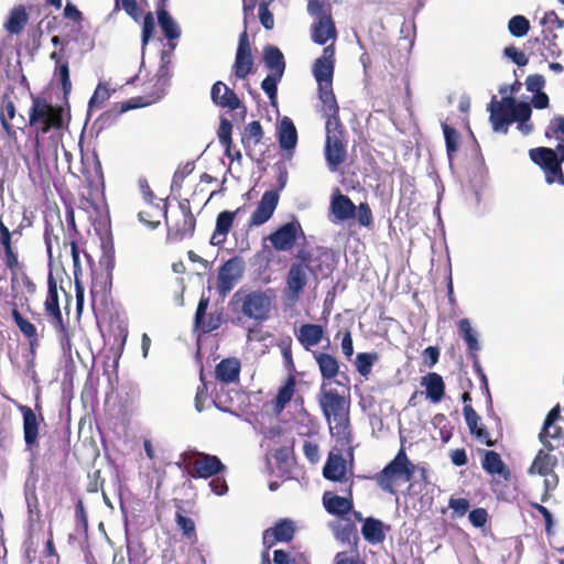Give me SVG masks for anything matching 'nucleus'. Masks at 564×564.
Wrapping results in <instances>:
<instances>
[{"instance_id":"f257e3e1","label":"nucleus","mask_w":564,"mask_h":564,"mask_svg":"<svg viewBox=\"0 0 564 564\" xmlns=\"http://www.w3.org/2000/svg\"><path fill=\"white\" fill-rule=\"evenodd\" d=\"M326 251H310L301 249L295 256V261L291 263L285 276V288L283 294L288 301L295 303L300 300L310 275L318 279L319 275L326 276L332 268L325 264L328 259Z\"/></svg>"},{"instance_id":"f03ea898","label":"nucleus","mask_w":564,"mask_h":564,"mask_svg":"<svg viewBox=\"0 0 564 564\" xmlns=\"http://www.w3.org/2000/svg\"><path fill=\"white\" fill-rule=\"evenodd\" d=\"M547 139H556L558 144L555 149L540 147L529 151L530 159L539 165L544 174L547 184H564L562 163L564 162V116H554L544 132Z\"/></svg>"},{"instance_id":"7ed1b4c3","label":"nucleus","mask_w":564,"mask_h":564,"mask_svg":"<svg viewBox=\"0 0 564 564\" xmlns=\"http://www.w3.org/2000/svg\"><path fill=\"white\" fill-rule=\"evenodd\" d=\"M319 405L326 417L329 431L337 444L345 448L350 445L351 432L349 425V401L336 389L325 390L322 387Z\"/></svg>"},{"instance_id":"20e7f679","label":"nucleus","mask_w":564,"mask_h":564,"mask_svg":"<svg viewBox=\"0 0 564 564\" xmlns=\"http://www.w3.org/2000/svg\"><path fill=\"white\" fill-rule=\"evenodd\" d=\"M415 465L408 458L401 448L395 457L376 476L380 488L389 494H395L394 484L399 480L411 481L415 479Z\"/></svg>"},{"instance_id":"39448f33","label":"nucleus","mask_w":564,"mask_h":564,"mask_svg":"<svg viewBox=\"0 0 564 564\" xmlns=\"http://www.w3.org/2000/svg\"><path fill=\"white\" fill-rule=\"evenodd\" d=\"M274 294L272 290H256L247 293L241 299V313L256 322H263L269 318Z\"/></svg>"},{"instance_id":"423d86ee","label":"nucleus","mask_w":564,"mask_h":564,"mask_svg":"<svg viewBox=\"0 0 564 564\" xmlns=\"http://www.w3.org/2000/svg\"><path fill=\"white\" fill-rule=\"evenodd\" d=\"M194 456L195 458L192 462L193 470L191 471V476L194 478H212L223 474L227 469L215 455L196 452Z\"/></svg>"},{"instance_id":"0eeeda50","label":"nucleus","mask_w":564,"mask_h":564,"mask_svg":"<svg viewBox=\"0 0 564 564\" xmlns=\"http://www.w3.org/2000/svg\"><path fill=\"white\" fill-rule=\"evenodd\" d=\"M243 272V261L238 257L227 260L218 272V293L223 296L228 294L241 278Z\"/></svg>"},{"instance_id":"6e6552de","label":"nucleus","mask_w":564,"mask_h":564,"mask_svg":"<svg viewBox=\"0 0 564 564\" xmlns=\"http://www.w3.org/2000/svg\"><path fill=\"white\" fill-rule=\"evenodd\" d=\"M252 67L253 57L251 54L248 34L245 30L239 36L236 58L232 66L234 75L239 79H245L252 72Z\"/></svg>"},{"instance_id":"1a4fd4ad","label":"nucleus","mask_w":564,"mask_h":564,"mask_svg":"<svg viewBox=\"0 0 564 564\" xmlns=\"http://www.w3.org/2000/svg\"><path fill=\"white\" fill-rule=\"evenodd\" d=\"M299 232L303 234L300 223L292 220L271 234L269 239L275 250L289 251L294 246Z\"/></svg>"},{"instance_id":"9d476101","label":"nucleus","mask_w":564,"mask_h":564,"mask_svg":"<svg viewBox=\"0 0 564 564\" xmlns=\"http://www.w3.org/2000/svg\"><path fill=\"white\" fill-rule=\"evenodd\" d=\"M334 55L335 50L333 45H329L324 48L323 55L314 62L313 75L318 84V88L324 87V84L333 85Z\"/></svg>"},{"instance_id":"9b49d317","label":"nucleus","mask_w":564,"mask_h":564,"mask_svg":"<svg viewBox=\"0 0 564 564\" xmlns=\"http://www.w3.org/2000/svg\"><path fill=\"white\" fill-rule=\"evenodd\" d=\"M279 203V194L276 191H267L262 195L256 210L252 213L249 226L258 227L267 223L273 215Z\"/></svg>"},{"instance_id":"f8f14e48","label":"nucleus","mask_w":564,"mask_h":564,"mask_svg":"<svg viewBox=\"0 0 564 564\" xmlns=\"http://www.w3.org/2000/svg\"><path fill=\"white\" fill-rule=\"evenodd\" d=\"M210 98L218 107L227 108L229 110H237L241 108L242 112H246V108L242 106L237 94L220 80L216 82L212 86Z\"/></svg>"},{"instance_id":"ddd939ff","label":"nucleus","mask_w":564,"mask_h":564,"mask_svg":"<svg viewBox=\"0 0 564 564\" xmlns=\"http://www.w3.org/2000/svg\"><path fill=\"white\" fill-rule=\"evenodd\" d=\"M324 153L328 170L336 172L347 158L344 137L337 138L333 135L326 138Z\"/></svg>"},{"instance_id":"4468645a","label":"nucleus","mask_w":564,"mask_h":564,"mask_svg":"<svg viewBox=\"0 0 564 564\" xmlns=\"http://www.w3.org/2000/svg\"><path fill=\"white\" fill-rule=\"evenodd\" d=\"M23 416V436L25 442V449L31 453L32 460L35 457L34 447L37 446L39 437V421L34 411L26 406H20Z\"/></svg>"},{"instance_id":"2eb2a0df","label":"nucleus","mask_w":564,"mask_h":564,"mask_svg":"<svg viewBox=\"0 0 564 564\" xmlns=\"http://www.w3.org/2000/svg\"><path fill=\"white\" fill-rule=\"evenodd\" d=\"M330 214L334 217L333 223H344L355 218L357 206L352 200L339 192L332 196L330 200Z\"/></svg>"},{"instance_id":"dca6fc26","label":"nucleus","mask_w":564,"mask_h":564,"mask_svg":"<svg viewBox=\"0 0 564 564\" xmlns=\"http://www.w3.org/2000/svg\"><path fill=\"white\" fill-rule=\"evenodd\" d=\"M294 535V524L289 519L280 520L263 532V544L269 549L275 542H289Z\"/></svg>"},{"instance_id":"f3484780","label":"nucleus","mask_w":564,"mask_h":564,"mask_svg":"<svg viewBox=\"0 0 564 564\" xmlns=\"http://www.w3.org/2000/svg\"><path fill=\"white\" fill-rule=\"evenodd\" d=\"M279 145L284 151H294L297 144V130L289 117H283L276 126Z\"/></svg>"},{"instance_id":"a211bd4d","label":"nucleus","mask_w":564,"mask_h":564,"mask_svg":"<svg viewBox=\"0 0 564 564\" xmlns=\"http://www.w3.org/2000/svg\"><path fill=\"white\" fill-rule=\"evenodd\" d=\"M240 210L241 208H238L235 212L224 210L218 214L216 218L215 231L210 238V245L221 246L226 241L227 235L232 227L235 217L240 213Z\"/></svg>"},{"instance_id":"6ab92c4d","label":"nucleus","mask_w":564,"mask_h":564,"mask_svg":"<svg viewBox=\"0 0 564 564\" xmlns=\"http://www.w3.org/2000/svg\"><path fill=\"white\" fill-rule=\"evenodd\" d=\"M336 39V28L332 15H323L315 20L312 25V40L314 43L324 45L328 40Z\"/></svg>"},{"instance_id":"aec40b11","label":"nucleus","mask_w":564,"mask_h":564,"mask_svg":"<svg viewBox=\"0 0 564 564\" xmlns=\"http://www.w3.org/2000/svg\"><path fill=\"white\" fill-rule=\"evenodd\" d=\"M295 336L305 350L318 345L324 337V328L318 324H303Z\"/></svg>"},{"instance_id":"412c9836","label":"nucleus","mask_w":564,"mask_h":564,"mask_svg":"<svg viewBox=\"0 0 564 564\" xmlns=\"http://www.w3.org/2000/svg\"><path fill=\"white\" fill-rule=\"evenodd\" d=\"M240 368L241 365L237 358L223 359L216 366V379L226 384L237 382L239 380Z\"/></svg>"},{"instance_id":"4be33fe9","label":"nucleus","mask_w":564,"mask_h":564,"mask_svg":"<svg viewBox=\"0 0 564 564\" xmlns=\"http://www.w3.org/2000/svg\"><path fill=\"white\" fill-rule=\"evenodd\" d=\"M481 466L489 475H499L506 481L511 479V471L508 466L503 463L500 455L495 451L485 452L481 460Z\"/></svg>"},{"instance_id":"5701e85b","label":"nucleus","mask_w":564,"mask_h":564,"mask_svg":"<svg viewBox=\"0 0 564 564\" xmlns=\"http://www.w3.org/2000/svg\"><path fill=\"white\" fill-rule=\"evenodd\" d=\"M464 417L466 424L473 435H475L479 441L486 443L488 446H492L494 443L489 437L488 431L480 424V416L476 413L470 404L464 405L463 409Z\"/></svg>"},{"instance_id":"b1692460","label":"nucleus","mask_w":564,"mask_h":564,"mask_svg":"<svg viewBox=\"0 0 564 564\" xmlns=\"http://www.w3.org/2000/svg\"><path fill=\"white\" fill-rule=\"evenodd\" d=\"M158 22L164 36L169 41L167 45L170 46L171 50H175V41L181 36L180 25L164 9L158 10Z\"/></svg>"},{"instance_id":"393cba45","label":"nucleus","mask_w":564,"mask_h":564,"mask_svg":"<svg viewBox=\"0 0 564 564\" xmlns=\"http://www.w3.org/2000/svg\"><path fill=\"white\" fill-rule=\"evenodd\" d=\"M335 538L343 544L354 546L357 543L356 525L346 519H339L330 523Z\"/></svg>"},{"instance_id":"a878e982","label":"nucleus","mask_w":564,"mask_h":564,"mask_svg":"<svg viewBox=\"0 0 564 564\" xmlns=\"http://www.w3.org/2000/svg\"><path fill=\"white\" fill-rule=\"evenodd\" d=\"M421 386L425 387L426 398L433 403L440 402L444 397L445 383L443 378L436 372H430L422 377Z\"/></svg>"},{"instance_id":"bb28decb","label":"nucleus","mask_w":564,"mask_h":564,"mask_svg":"<svg viewBox=\"0 0 564 564\" xmlns=\"http://www.w3.org/2000/svg\"><path fill=\"white\" fill-rule=\"evenodd\" d=\"M326 479L341 481L346 475V462L340 454L330 453L323 468Z\"/></svg>"},{"instance_id":"cd10ccee","label":"nucleus","mask_w":564,"mask_h":564,"mask_svg":"<svg viewBox=\"0 0 564 564\" xmlns=\"http://www.w3.org/2000/svg\"><path fill=\"white\" fill-rule=\"evenodd\" d=\"M313 357L324 380H332L338 375L339 365L334 356L327 352L313 351Z\"/></svg>"},{"instance_id":"c85d7f7f","label":"nucleus","mask_w":564,"mask_h":564,"mask_svg":"<svg viewBox=\"0 0 564 564\" xmlns=\"http://www.w3.org/2000/svg\"><path fill=\"white\" fill-rule=\"evenodd\" d=\"M458 333L469 349L470 358L476 359L477 352L480 350V344L478 333L471 327L468 318H462L458 322Z\"/></svg>"},{"instance_id":"c756f323","label":"nucleus","mask_w":564,"mask_h":564,"mask_svg":"<svg viewBox=\"0 0 564 564\" xmlns=\"http://www.w3.org/2000/svg\"><path fill=\"white\" fill-rule=\"evenodd\" d=\"M263 59L265 67L271 70L270 74L283 76L285 69L284 56L276 46H265L263 52Z\"/></svg>"},{"instance_id":"7c9ffc66","label":"nucleus","mask_w":564,"mask_h":564,"mask_svg":"<svg viewBox=\"0 0 564 564\" xmlns=\"http://www.w3.org/2000/svg\"><path fill=\"white\" fill-rule=\"evenodd\" d=\"M323 503L327 512L337 516L347 514L352 509L351 499L325 492Z\"/></svg>"},{"instance_id":"2f4dec72","label":"nucleus","mask_w":564,"mask_h":564,"mask_svg":"<svg viewBox=\"0 0 564 564\" xmlns=\"http://www.w3.org/2000/svg\"><path fill=\"white\" fill-rule=\"evenodd\" d=\"M488 111L490 112L489 120L492 124V130L506 134L509 126L512 123L510 113L496 104H489Z\"/></svg>"},{"instance_id":"473e14b6","label":"nucleus","mask_w":564,"mask_h":564,"mask_svg":"<svg viewBox=\"0 0 564 564\" xmlns=\"http://www.w3.org/2000/svg\"><path fill=\"white\" fill-rule=\"evenodd\" d=\"M29 21V15L23 6L14 7L9 14L4 29L10 34H20Z\"/></svg>"},{"instance_id":"72a5a7b5","label":"nucleus","mask_w":564,"mask_h":564,"mask_svg":"<svg viewBox=\"0 0 564 564\" xmlns=\"http://www.w3.org/2000/svg\"><path fill=\"white\" fill-rule=\"evenodd\" d=\"M556 463L557 459L555 456L550 455L544 452V449H540L529 469V473H536L539 475L546 476L552 473Z\"/></svg>"},{"instance_id":"f704fd0d","label":"nucleus","mask_w":564,"mask_h":564,"mask_svg":"<svg viewBox=\"0 0 564 564\" xmlns=\"http://www.w3.org/2000/svg\"><path fill=\"white\" fill-rule=\"evenodd\" d=\"M15 118V106L13 101L7 95H4L2 99V108L0 111V122L9 138H14L17 134L13 126L9 123V120H14Z\"/></svg>"},{"instance_id":"c9c22d12","label":"nucleus","mask_w":564,"mask_h":564,"mask_svg":"<svg viewBox=\"0 0 564 564\" xmlns=\"http://www.w3.org/2000/svg\"><path fill=\"white\" fill-rule=\"evenodd\" d=\"M361 532L365 540L372 544L381 543L386 538L382 522L373 518L365 520Z\"/></svg>"},{"instance_id":"e433bc0d","label":"nucleus","mask_w":564,"mask_h":564,"mask_svg":"<svg viewBox=\"0 0 564 564\" xmlns=\"http://www.w3.org/2000/svg\"><path fill=\"white\" fill-rule=\"evenodd\" d=\"M262 137L263 130L259 121H252L246 126L241 142L249 156L251 155V145H257L260 143Z\"/></svg>"},{"instance_id":"4c0bfd02","label":"nucleus","mask_w":564,"mask_h":564,"mask_svg":"<svg viewBox=\"0 0 564 564\" xmlns=\"http://www.w3.org/2000/svg\"><path fill=\"white\" fill-rule=\"evenodd\" d=\"M318 94L323 104V115H337L339 107L333 93V86L324 84V87L318 88Z\"/></svg>"},{"instance_id":"58836bf2","label":"nucleus","mask_w":564,"mask_h":564,"mask_svg":"<svg viewBox=\"0 0 564 564\" xmlns=\"http://www.w3.org/2000/svg\"><path fill=\"white\" fill-rule=\"evenodd\" d=\"M30 124L34 126L39 121L48 122V106L39 97L32 98V107L30 109Z\"/></svg>"},{"instance_id":"ea45409f","label":"nucleus","mask_w":564,"mask_h":564,"mask_svg":"<svg viewBox=\"0 0 564 564\" xmlns=\"http://www.w3.org/2000/svg\"><path fill=\"white\" fill-rule=\"evenodd\" d=\"M295 379L290 377L286 382L279 389L275 398V411L280 413L289 403L294 394Z\"/></svg>"},{"instance_id":"a19ab883","label":"nucleus","mask_w":564,"mask_h":564,"mask_svg":"<svg viewBox=\"0 0 564 564\" xmlns=\"http://www.w3.org/2000/svg\"><path fill=\"white\" fill-rule=\"evenodd\" d=\"M44 305L54 327H62L63 317L58 304V294H47Z\"/></svg>"},{"instance_id":"79ce46f5","label":"nucleus","mask_w":564,"mask_h":564,"mask_svg":"<svg viewBox=\"0 0 564 564\" xmlns=\"http://www.w3.org/2000/svg\"><path fill=\"white\" fill-rule=\"evenodd\" d=\"M153 89L154 90L150 95L151 100L145 101L143 104H135L134 100H129V101L123 102L121 105L120 112H126L128 110H131V109H134V108H138V107L147 106V105H150L152 102L159 101L160 99H162L165 96L167 87L163 88L159 84L158 78H155V84L153 85Z\"/></svg>"},{"instance_id":"37998d69","label":"nucleus","mask_w":564,"mask_h":564,"mask_svg":"<svg viewBox=\"0 0 564 564\" xmlns=\"http://www.w3.org/2000/svg\"><path fill=\"white\" fill-rule=\"evenodd\" d=\"M562 429L553 423L552 430L543 435V430L539 434V440L547 451H553L562 444Z\"/></svg>"},{"instance_id":"c03bdc74","label":"nucleus","mask_w":564,"mask_h":564,"mask_svg":"<svg viewBox=\"0 0 564 564\" xmlns=\"http://www.w3.org/2000/svg\"><path fill=\"white\" fill-rule=\"evenodd\" d=\"M231 131H232V124L229 120L226 118L220 119V124L218 129V139L221 145L225 148V154L226 156H231Z\"/></svg>"},{"instance_id":"a18cd8bd","label":"nucleus","mask_w":564,"mask_h":564,"mask_svg":"<svg viewBox=\"0 0 564 564\" xmlns=\"http://www.w3.org/2000/svg\"><path fill=\"white\" fill-rule=\"evenodd\" d=\"M508 30L516 37L524 36L530 30V22L523 15H514L508 22Z\"/></svg>"},{"instance_id":"49530a36","label":"nucleus","mask_w":564,"mask_h":564,"mask_svg":"<svg viewBox=\"0 0 564 564\" xmlns=\"http://www.w3.org/2000/svg\"><path fill=\"white\" fill-rule=\"evenodd\" d=\"M194 169V162H186L184 165L178 166L173 175L171 191L178 192L182 188L183 181L193 173Z\"/></svg>"},{"instance_id":"de8ad7c7","label":"nucleus","mask_w":564,"mask_h":564,"mask_svg":"<svg viewBox=\"0 0 564 564\" xmlns=\"http://www.w3.org/2000/svg\"><path fill=\"white\" fill-rule=\"evenodd\" d=\"M282 76L268 74L261 83L262 90L267 94L272 105L276 104L278 84Z\"/></svg>"},{"instance_id":"09e8293b","label":"nucleus","mask_w":564,"mask_h":564,"mask_svg":"<svg viewBox=\"0 0 564 564\" xmlns=\"http://www.w3.org/2000/svg\"><path fill=\"white\" fill-rule=\"evenodd\" d=\"M111 96L106 83H99L89 100V109L99 108Z\"/></svg>"},{"instance_id":"8fccbe9b","label":"nucleus","mask_w":564,"mask_h":564,"mask_svg":"<svg viewBox=\"0 0 564 564\" xmlns=\"http://www.w3.org/2000/svg\"><path fill=\"white\" fill-rule=\"evenodd\" d=\"M443 132L445 137L447 156L451 161L453 159V154L457 151L459 135L454 128L445 123L443 124Z\"/></svg>"},{"instance_id":"3c124183","label":"nucleus","mask_w":564,"mask_h":564,"mask_svg":"<svg viewBox=\"0 0 564 564\" xmlns=\"http://www.w3.org/2000/svg\"><path fill=\"white\" fill-rule=\"evenodd\" d=\"M376 359L377 356L375 354L359 352L356 357L357 371L361 376L367 377L370 373Z\"/></svg>"},{"instance_id":"603ef678","label":"nucleus","mask_w":564,"mask_h":564,"mask_svg":"<svg viewBox=\"0 0 564 564\" xmlns=\"http://www.w3.org/2000/svg\"><path fill=\"white\" fill-rule=\"evenodd\" d=\"M307 12L315 18V20H318L323 15H330V6L327 0H310L307 3Z\"/></svg>"},{"instance_id":"864d4df0","label":"nucleus","mask_w":564,"mask_h":564,"mask_svg":"<svg viewBox=\"0 0 564 564\" xmlns=\"http://www.w3.org/2000/svg\"><path fill=\"white\" fill-rule=\"evenodd\" d=\"M12 316L17 326L25 337L30 339L36 337V328L32 323L23 318L22 315L17 310H13Z\"/></svg>"},{"instance_id":"5fc2aeb1","label":"nucleus","mask_w":564,"mask_h":564,"mask_svg":"<svg viewBox=\"0 0 564 564\" xmlns=\"http://www.w3.org/2000/svg\"><path fill=\"white\" fill-rule=\"evenodd\" d=\"M324 117L327 118L326 120V138L329 137H337L341 138L344 137V129L340 123L338 113L337 115H324Z\"/></svg>"},{"instance_id":"6e6d98bb","label":"nucleus","mask_w":564,"mask_h":564,"mask_svg":"<svg viewBox=\"0 0 564 564\" xmlns=\"http://www.w3.org/2000/svg\"><path fill=\"white\" fill-rule=\"evenodd\" d=\"M532 113L531 106L528 102L520 101L511 111V122L530 121Z\"/></svg>"},{"instance_id":"4d7b16f0","label":"nucleus","mask_w":564,"mask_h":564,"mask_svg":"<svg viewBox=\"0 0 564 564\" xmlns=\"http://www.w3.org/2000/svg\"><path fill=\"white\" fill-rule=\"evenodd\" d=\"M223 324V312L221 311H215L212 312L208 315L207 321H203V324L199 329H202L204 333H210L213 330L218 329Z\"/></svg>"},{"instance_id":"13d9d810","label":"nucleus","mask_w":564,"mask_h":564,"mask_svg":"<svg viewBox=\"0 0 564 564\" xmlns=\"http://www.w3.org/2000/svg\"><path fill=\"white\" fill-rule=\"evenodd\" d=\"M272 1L261 0L259 3V19L261 24L267 29L271 30L274 25L273 14L269 11L268 7Z\"/></svg>"},{"instance_id":"bf43d9fd","label":"nucleus","mask_w":564,"mask_h":564,"mask_svg":"<svg viewBox=\"0 0 564 564\" xmlns=\"http://www.w3.org/2000/svg\"><path fill=\"white\" fill-rule=\"evenodd\" d=\"M56 69L58 72L63 91L65 95H68L72 90V82L69 78L68 62L64 61L63 63H61L59 65L56 66Z\"/></svg>"},{"instance_id":"052dcab7","label":"nucleus","mask_w":564,"mask_h":564,"mask_svg":"<svg viewBox=\"0 0 564 564\" xmlns=\"http://www.w3.org/2000/svg\"><path fill=\"white\" fill-rule=\"evenodd\" d=\"M154 18L151 12H149L143 19L142 25V52H144L145 46L148 45L153 31H154Z\"/></svg>"},{"instance_id":"680f3d73","label":"nucleus","mask_w":564,"mask_h":564,"mask_svg":"<svg viewBox=\"0 0 564 564\" xmlns=\"http://www.w3.org/2000/svg\"><path fill=\"white\" fill-rule=\"evenodd\" d=\"M355 217L360 226L369 227L372 224V212L367 203H361L357 206Z\"/></svg>"},{"instance_id":"e2e57ef3","label":"nucleus","mask_w":564,"mask_h":564,"mask_svg":"<svg viewBox=\"0 0 564 564\" xmlns=\"http://www.w3.org/2000/svg\"><path fill=\"white\" fill-rule=\"evenodd\" d=\"M175 521L187 538H191L195 533V523L191 518L183 516L181 512H176Z\"/></svg>"},{"instance_id":"0e129e2a","label":"nucleus","mask_w":564,"mask_h":564,"mask_svg":"<svg viewBox=\"0 0 564 564\" xmlns=\"http://www.w3.org/2000/svg\"><path fill=\"white\" fill-rule=\"evenodd\" d=\"M119 4H121L126 13L130 15L134 21H139L141 12L137 0H116V8H118Z\"/></svg>"},{"instance_id":"69168bd1","label":"nucleus","mask_w":564,"mask_h":564,"mask_svg":"<svg viewBox=\"0 0 564 564\" xmlns=\"http://www.w3.org/2000/svg\"><path fill=\"white\" fill-rule=\"evenodd\" d=\"M503 54L505 56H507L508 58H510L514 64H517L518 66H525L529 62L527 55L521 52V51H518V48H516L514 46H507L505 50H503Z\"/></svg>"},{"instance_id":"338daca9","label":"nucleus","mask_w":564,"mask_h":564,"mask_svg":"<svg viewBox=\"0 0 564 564\" xmlns=\"http://www.w3.org/2000/svg\"><path fill=\"white\" fill-rule=\"evenodd\" d=\"M208 305H209V297H207L203 294L198 302L195 317H194V326L195 327H200V325L203 324V321L206 316V311L208 308Z\"/></svg>"},{"instance_id":"774afa93","label":"nucleus","mask_w":564,"mask_h":564,"mask_svg":"<svg viewBox=\"0 0 564 564\" xmlns=\"http://www.w3.org/2000/svg\"><path fill=\"white\" fill-rule=\"evenodd\" d=\"M545 85V79L542 75H529L525 79L527 90L530 93H539Z\"/></svg>"}]
</instances>
